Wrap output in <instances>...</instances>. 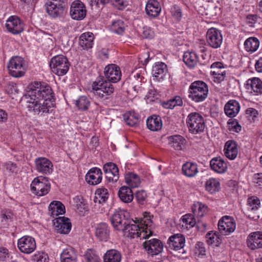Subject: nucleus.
Wrapping results in <instances>:
<instances>
[{"label":"nucleus","mask_w":262,"mask_h":262,"mask_svg":"<svg viewBox=\"0 0 262 262\" xmlns=\"http://www.w3.org/2000/svg\"><path fill=\"white\" fill-rule=\"evenodd\" d=\"M224 151L227 158L230 160L234 159L238 152L236 142L232 140L228 141L225 144Z\"/></svg>","instance_id":"2f4dec72"},{"label":"nucleus","mask_w":262,"mask_h":262,"mask_svg":"<svg viewBox=\"0 0 262 262\" xmlns=\"http://www.w3.org/2000/svg\"><path fill=\"white\" fill-rule=\"evenodd\" d=\"M247 246L251 250L262 248V232L256 231L250 233L247 239Z\"/></svg>","instance_id":"412c9836"},{"label":"nucleus","mask_w":262,"mask_h":262,"mask_svg":"<svg viewBox=\"0 0 262 262\" xmlns=\"http://www.w3.org/2000/svg\"><path fill=\"white\" fill-rule=\"evenodd\" d=\"M28 95L30 100L28 101V108L30 112L40 115L52 113L55 99L50 85L35 82L30 86Z\"/></svg>","instance_id":"f257e3e1"},{"label":"nucleus","mask_w":262,"mask_h":262,"mask_svg":"<svg viewBox=\"0 0 262 262\" xmlns=\"http://www.w3.org/2000/svg\"><path fill=\"white\" fill-rule=\"evenodd\" d=\"M92 88L94 95L103 101L110 99L115 90L114 85L102 76L99 77L93 82Z\"/></svg>","instance_id":"f03ea898"},{"label":"nucleus","mask_w":262,"mask_h":262,"mask_svg":"<svg viewBox=\"0 0 262 262\" xmlns=\"http://www.w3.org/2000/svg\"><path fill=\"white\" fill-rule=\"evenodd\" d=\"M170 12L172 17L177 20H180L182 17L181 9L177 6H173L171 8Z\"/></svg>","instance_id":"4d7b16f0"},{"label":"nucleus","mask_w":262,"mask_h":262,"mask_svg":"<svg viewBox=\"0 0 262 262\" xmlns=\"http://www.w3.org/2000/svg\"><path fill=\"white\" fill-rule=\"evenodd\" d=\"M60 260L61 262H77V255L73 248H67L61 253Z\"/></svg>","instance_id":"c9c22d12"},{"label":"nucleus","mask_w":262,"mask_h":262,"mask_svg":"<svg viewBox=\"0 0 262 262\" xmlns=\"http://www.w3.org/2000/svg\"><path fill=\"white\" fill-rule=\"evenodd\" d=\"M103 169L104 172H113V173L119 174V169L116 165L113 163H107L104 165Z\"/></svg>","instance_id":"5fc2aeb1"},{"label":"nucleus","mask_w":262,"mask_h":262,"mask_svg":"<svg viewBox=\"0 0 262 262\" xmlns=\"http://www.w3.org/2000/svg\"><path fill=\"white\" fill-rule=\"evenodd\" d=\"M211 74L213 76V77L215 79L214 81L220 83L224 80L226 77V72L225 70L221 71V73H218L217 71H211Z\"/></svg>","instance_id":"6e6d98bb"},{"label":"nucleus","mask_w":262,"mask_h":262,"mask_svg":"<svg viewBox=\"0 0 262 262\" xmlns=\"http://www.w3.org/2000/svg\"><path fill=\"white\" fill-rule=\"evenodd\" d=\"M95 194L94 201L99 204L105 203L109 197L107 189L103 187L97 189Z\"/></svg>","instance_id":"a19ab883"},{"label":"nucleus","mask_w":262,"mask_h":262,"mask_svg":"<svg viewBox=\"0 0 262 262\" xmlns=\"http://www.w3.org/2000/svg\"><path fill=\"white\" fill-rule=\"evenodd\" d=\"M94 35L92 32L82 33L79 37V45L84 50L92 49L94 44Z\"/></svg>","instance_id":"393cba45"},{"label":"nucleus","mask_w":262,"mask_h":262,"mask_svg":"<svg viewBox=\"0 0 262 262\" xmlns=\"http://www.w3.org/2000/svg\"><path fill=\"white\" fill-rule=\"evenodd\" d=\"M240 110L239 103L235 100H229L225 105L224 111L226 115L230 118L235 117Z\"/></svg>","instance_id":"c85d7f7f"},{"label":"nucleus","mask_w":262,"mask_h":262,"mask_svg":"<svg viewBox=\"0 0 262 262\" xmlns=\"http://www.w3.org/2000/svg\"><path fill=\"white\" fill-rule=\"evenodd\" d=\"M147 14L152 17L158 16L161 12V7L157 0L149 1L145 7Z\"/></svg>","instance_id":"7c9ffc66"},{"label":"nucleus","mask_w":262,"mask_h":262,"mask_svg":"<svg viewBox=\"0 0 262 262\" xmlns=\"http://www.w3.org/2000/svg\"><path fill=\"white\" fill-rule=\"evenodd\" d=\"M75 104L78 110L85 111L88 109L90 101L87 97L82 96L75 101Z\"/></svg>","instance_id":"49530a36"},{"label":"nucleus","mask_w":262,"mask_h":262,"mask_svg":"<svg viewBox=\"0 0 262 262\" xmlns=\"http://www.w3.org/2000/svg\"><path fill=\"white\" fill-rule=\"evenodd\" d=\"M255 211L248 210L247 216L249 219H251L254 221L257 220L259 216L257 213L255 212Z\"/></svg>","instance_id":"338daca9"},{"label":"nucleus","mask_w":262,"mask_h":262,"mask_svg":"<svg viewBox=\"0 0 262 262\" xmlns=\"http://www.w3.org/2000/svg\"><path fill=\"white\" fill-rule=\"evenodd\" d=\"M186 124L189 131L193 134L202 133L206 126L204 117L197 112H192L188 115Z\"/></svg>","instance_id":"39448f33"},{"label":"nucleus","mask_w":262,"mask_h":262,"mask_svg":"<svg viewBox=\"0 0 262 262\" xmlns=\"http://www.w3.org/2000/svg\"><path fill=\"white\" fill-rule=\"evenodd\" d=\"M194 214H187L183 216L182 221L187 228H190L194 226L196 221L194 217Z\"/></svg>","instance_id":"3c124183"},{"label":"nucleus","mask_w":262,"mask_h":262,"mask_svg":"<svg viewBox=\"0 0 262 262\" xmlns=\"http://www.w3.org/2000/svg\"><path fill=\"white\" fill-rule=\"evenodd\" d=\"M258 18V17L257 15H248L246 17L247 23L249 24V26L253 27Z\"/></svg>","instance_id":"69168bd1"},{"label":"nucleus","mask_w":262,"mask_h":262,"mask_svg":"<svg viewBox=\"0 0 262 262\" xmlns=\"http://www.w3.org/2000/svg\"><path fill=\"white\" fill-rule=\"evenodd\" d=\"M188 97L195 102L204 101L208 96L207 84L201 80H196L191 83L189 87Z\"/></svg>","instance_id":"20e7f679"},{"label":"nucleus","mask_w":262,"mask_h":262,"mask_svg":"<svg viewBox=\"0 0 262 262\" xmlns=\"http://www.w3.org/2000/svg\"><path fill=\"white\" fill-rule=\"evenodd\" d=\"M110 221L115 230L123 232L129 221L128 213L123 211L115 212L111 216Z\"/></svg>","instance_id":"9b49d317"},{"label":"nucleus","mask_w":262,"mask_h":262,"mask_svg":"<svg viewBox=\"0 0 262 262\" xmlns=\"http://www.w3.org/2000/svg\"><path fill=\"white\" fill-rule=\"evenodd\" d=\"M95 235L99 241L107 242L110 235V229L108 225L105 223L97 224L95 227Z\"/></svg>","instance_id":"aec40b11"},{"label":"nucleus","mask_w":262,"mask_h":262,"mask_svg":"<svg viewBox=\"0 0 262 262\" xmlns=\"http://www.w3.org/2000/svg\"><path fill=\"white\" fill-rule=\"evenodd\" d=\"M192 210L194 216L203 217L208 211V207L200 202L194 203L192 207Z\"/></svg>","instance_id":"79ce46f5"},{"label":"nucleus","mask_w":262,"mask_h":262,"mask_svg":"<svg viewBox=\"0 0 262 262\" xmlns=\"http://www.w3.org/2000/svg\"><path fill=\"white\" fill-rule=\"evenodd\" d=\"M124 119L126 123L130 126H134L137 125L139 121V115L135 113H129L124 115Z\"/></svg>","instance_id":"de8ad7c7"},{"label":"nucleus","mask_w":262,"mask_h":262,"mask_svg":"<svg viewBox=\"0 0 262 262\" xmlns=\"http://www.w3.org/2000/svg\"><path fill=\"white\" fill-rule=\"evenodd\" d=\"M86 262H100L101 259L96 251L89 249L86 250L84 255Z\"/></svg>","instance_id":"a18cd8bd"},{"label":"nucleus","mask_w":262,"mask_h":262,"mask_svg":"<svg viewBox=\"0 0 262 262\" xmlns=\"http://www.w3.org/2000/svg\"><path fill=\"white\" fill-rule=\"evenodd\" d=\"M86 14V8L83 3L80 1H75L72 3L70 15L73 19L82 20L85 17Z\"/></svg>","instance_id":"2eb2a0df"},{"label":"nucleus","mask_w":262,"mask_h":262,"mask_svg":"<svg viewBox=\"0 0 262 262\" xmlns=\"http://www.w3.org/2000/svg\"><path fill=\"white\" fill-rule=\"evenodd\" d=\"M236 227L234 219L228 216H224L219 221L218 228L220 232L223 235H226L233 232Z\"/></svg>","instance_id":"4468645a"},{"label":"nucleus","mask_w":262,"mask_h":262,"mask_svg":"<svg viewBox=\"0 0 262 262\" xmlns=\"http://www.w3.org/2000/svg\"><path fill=\"white\" fill-rule=\"evenodd\" d=\"M206 42L208 46L213 49L220 48L223 42L221 31L215 28L209 29L206 33Z\"/></svg>","instance_id":"9d476101"},{"label":"nucleus","mask_w":262,"mask_h":262,"mask_svg":"<svg viewBox=\"0 0 262 262\" xmlns=\"http://www.w3.org/2000/svg\"><path fill=\"white\" fill-rule=\"evenodd\" d=\"M143 222L144 225L142 224L139 225L134 220L129 221L125 226V229L123 231L124 235L130 238L138 237L144 238H147L151 233V231H150V233L147 235V231H145L144 230L147 229L148 227H150L149 224L151 223L152 222L150 219H145Z\"/></svg>","instance_id":"7ed1b4c3"},{"label":"nucleus","mask_w":262,"mask_h":262,"mask_svg":"<svg viewBox=\"0 0 262 262\" xmlns=\"http://www.w3.org/2000/svg\"><path fill=\"white\" fill-rule=\"evenodd\" d=\"M33 262H48L49 258L47 254L38 252L32 256Z\"/></svg>","instance_id":"864d4df0"},{"label":"nucleus","mask_w":262,"mask_h":262,"mask_svg":"<svg viewBox=\"0 0 262 262\" xmlns=\"http://www.w3.org/2000/svg\"><path fill=\"white\" fill-rule=\"evenodd\" d=\"M35 164L36 170L42 174L49 175L53 171V165L52 162L45 157H39L35 159Z\"/></svg>","instance_id":"f3484780"},{"label":"nucleus","mask_w":262,"mask_h":262,"mask_svg":"<svg viewBox=\"0 0 262 262\" xmlns=\"http://www.w3.org/2000/svg\"><path fill=\"white\" fill-rule=\"evenodd\" d=\"M5 88L8 93H13L16 91V84L13 82L8 81L6 83Z\"/></svg>","instance_id":"e2e57ef3"},{"label":"nucleus","mask_w":262,"mask_h":262,"mask_svg":"<svg viewBox=\"0 0 262 262\" xmlns=\"http://www.w3.org/2000/svg\"><path fill=\"white\" fill-rule=\"evenodd\" d=\"M183 101L181 97L175 96L173 98L163 103V106L167 109H172L176 106H182Z\"/></svg>","instance_id":"c03bdc74"},{"label":"nucleus","mask_w":262,"mask_h":262,"mask_svg":"<svg viewBox=\"0 0 262 262\" xmlns=\"http://www.w3.org/2000/svg\"><path fill=\"white\" fill-rule=\"evenodd\" d=\"M46 7L48 14L53 18H56L64 14L66 3L64 0H47Z\"/></svg>","instance_id":"1a4fd4ad"},{"label":"nucleus","mask_w":262,"mask_h":262,"mask_svg":"<svg viewBox=\"0 0 262 262\" xmlns=\"http://www.w3.org/2000/svg\"><path fill=\"white\" fill-rule=\"evenodd\" d=\"M8 30L13 34H17L24 30L23 22L16 16H10L6 24Z\"/></svg>","instance_id":"a211bd4d"},{"label":"nucleus","mask_w":262,"mask_h":262,"mask_svg":"<svg viewBox=\"0 0 262 262\" xmlns=\"http://www.w3.org/2000/svg\"><path fill=\"white\" fill-rule=\"evenodd\" d=\"M142 36L145 38H152L154 36V32L150 27L145 26L142 28Z\"/></svg>","instance_id":"13d9d810"},{"label":"nucleus","mask_w":262,"mask_h":262,"mask_svg":"<svg viewBox=\"0 0 262 262\" xmlns=\"http://www.w3.org/2000/svg\"><path fill=\"white\" fill-rule=\"evenodd\" d=\"M205 187L207 191L211 193H214L219 191L220 184L216 179L211 178L206 181Z\"/></svg>","instance_id":"37998d69"},{"label":"nucleus","mask_w":262,"mask_h":262,"mask_svg":"<svg viewBox=\"0 0 262 262\" xmlns=\"http://www.w3.org/2000/svg\"><path fill=\"white\" fill-rule=\"evenodd\" d=\"M49 213L53 218H55L59 215L65 213L66 209L64 205L60 201H53L49 205Z\"/></svg>","instance_id":"a878e982"},{"label":"nucleus","mask_w":262,"mask_h":262,"mask_svg":"<svg viewBox=\"0 0 262 262\" xmlns=\"http://www.w3.org/2000/svg\"><path fill=\"white\" fill-rule=\"evenodd\" d=\"M196 253L199 255H205L206 253L205 248L203 243L199 242L195 245Z\"/></svg>","instance_id":"680f3d73"},{"label":"nucleus","mask_w":262,"mask_h":262,"mask_svg":"<svg viewBox=\"0 0 262 262\" xmlns=\"http://www.w3.org/2000/svg\"><path fill=\"white\" fill-rule=\"evenodd\" d=\"M102 173L101 169L97 167L90 169L85 176V180L90 185H95L102 181Z\"/></svg>","instance_id":"5701e85b"},{"label":"nucleus","mask_w":262,"mask_h":262,"mask_svg":"<svg viewBox=\"0 0 262 262\" xmlns=\"http://www.w3.org/2000/svg\"><path fill=\"white\" fill-rule=\"evenodd\" d=\"M183 61L188 67L193 68L199 62V60L195 52H186L183 55Z\"/></svg>","instance_id":"e433bc0d"},{"label":"nucleus","mask_w":262,"mask_h":262,"mask_svg":"<svg viewBox=\"0 0 262 262\" xmlns=\"http://www.w3.org/2000/svg\"><path fill=\"white\" fill-rule=\"evenodd\" d=\"M248 210L256 211L260 207V200L256 196H251L248 200Z\"/></svg>","instance_id":"8fccbe9b"},{"label":"nucleus","mask_w":262,"mask_h":262,"mask_svg":"<svg viewBox=\"0 0 262 262\" xmlns=\"http://www.w3.org/2000/svg\"><path fill=\"white\" fill-rule=\"evenodd\" d=\"M104 74L107 81L112 83H117L121 77V72L119 66L115 64H110L105 67Z\"/></svg>","instance_id":"ddd939ff"},{"label":"nucleus","mask_w":262,"mask_h":262,"mask_svg":"<svg viewBox=\"0 0 262 262\" xmlns=\"http://www.w3.org/2000/svg\"><path fill=\"white\" fill-rule=\"evenodd\" d=\"M106 174V178L109 182H116L119 179V174L113 172H104Z\"/></svg>","instance_id":"0e129e2a"},{"label":"nucleus","mask_w":262,"mask_h":262,"mask_svg":"<svg viewBox=\"0 0 262 262\" xmlns=\"http://www.w3.org/2000/svg\"><path fill=\"white\" fill-rule=\"evenodd\" d=\"M17 247L21 253L29 254L36 248V241L33 237L25 235L18 239Z\"/></svg>","instance_id":"f8f14e48"},{"label":"nucleus","mask_w":262,"mask_h":262,"mask_svg":"<svg viewBox=\"0 0 262 262\" xmlns=\"http://www.w3.org/2000/svg\"><path fill=\"white\" fill-rule=\"evenodd\" d=\"M7 68L9 74L13 77H23L27 70L25 61L20 56H14L9 60Z\"/></svg>","instance_id":"423d86ee"},{"label":"nucleus","mask_w":262,"mask_h":262,"mask_svg":"<svg viewBox=\"0 0 262 262\" xmlns=\"http://www.w3.org/2000/svg\"><path fill=\"white\" fill-rule=\"evenodd\" d=\"M143 248L151 255H158L163 251V245L158 239L152 238L147 240L143 244Z\"/></svg>","instance_id":"dca6fc26"},{"label":"nucleus","mask_w":262,"mask_h":262,"mask_svg":"<svg viewBox=\"0 0 262 262\" xmlns=\"http://www.w3.org/2000/svg\"><path fill=\"white\" fill-rule=\"evenodd\" d=\"M167 72V66L163 62H156L152 67V74L158 80L163 79Z\"/></svg>","instance_id":"c756f323"},{"label":"nucleus","mask_w":262,"mask_h":262,"mask_svg":"<svg viewBox=\"0 0 262 262\" xmlns=\"http://www.w3.org/2000/svg\"><path fill=\"white\" fill-rule=\"evenodd\" d=\"M77 211L80 215H84L86 211H88V206L82 202H80L76 205Z\"/></svg>","instance_id":"bf43d9fd"},{"label":"nucleus","mask_w":262,"mask_h":262,"mask_svg":"<svg viewBox=\"0 0 262 262\" xmlns=\"http://www.w3.org/2000/svg\"><path fill=\"white\" fill-rule=\"evenodd\" d=\"M147 196L146 192L143 190H139L135 193V199L140 205H144L146 202Z\"/></svg>","instance_id":"603ef678"},{"label":"nucleus","mask_w":262,"mask_h":262,"mask_svg":"<svg viewBox=\"0 0 262 262\" xmlns=\"http://www.w3.org/2000/svg\"><path fill=\"white\" fill-rule=\"evenodd\" d=\"M125 182L127 185V187L130 188L138 187L141 183V180L139 176L133 172H128L125 175Z\"/></svg>","instance_id":"4c0bfd02"},{"label":"nucleus","mask_w":262,"mask_h":262,"mask_svg":"<svg viewBox=\"0 0 262 262\" xmlns=\"http://www.w3.org/2000/svg\"><path fill=\"white\" fill-rule=\"evenodd\" d=\"M112 4L117 7L118 9H123L127 5L125 0H111Z\"/></svg>","instance_id":"052dcab7"},{"label":"nucleus","mask_w":262,"mask_h":262,"mask_svg":"<svg viewBox=\"0 0 262 262\" xmlns=\"http://www.w3.org/2000/svg\"><path fill=\"white\" fill-rule=\"evenodd\" d=\"M245 88L250 93L258 95L262 94V81L258 78L253 77L246 81Z\"/></svg>","instance_id":"4be33fe9"},{"label":"nucleus","mask_w":262,"mask_h":262,"mask_svg":"<svg viewBox=\"0 0 262 262\" xmlns=\"http://www.w3.org/2000/svg\"><path fill=\"white\" fill-rule=\"evenodd\" d=\"M259 46V41L256 37H251L247 38L244 42V47L247 52H255Z\"/></svg>","instance_id":"ea45409f"},{"label":"nucleus","mask_w":262,"mask_h":262,"mask_svg":"<svg viewBox=\"0 0 262 262\" xmlns=\"http://www.w3.org/2000/svg\"><path fill=\"white\" fill-rule=\"evenodd\" d=\"M185 238L181 234H176L170 236L168 240V247L173 250H179L185 245Z\"/></svg>","instance_id":"b1692460"},{"label":"nucleus","mask_w":262,"mask_h":262,"mask_svg":"<svg viewBox=\"0 0 262 262\" xmlns=\"http://www.w3.org/2000/svg\"><path fill=\"white\" fill-rule=\"evenodd\" d=\"M156 95V90L155 89L152 88L148 90V92L146 97H147V99H149L150 101H153L152 98H154Z\"/></svg>","instance_id":"774afa93"},{"label":"nucleus","mask_w":262,"mask_h":262,"mask_svg":"<svg viewBox=\"0 0 262 262\" xmlns=\"http://www.w3.org/2000/svg\"><path fill=\"white\" fill-rule=\"evenodd\" d=\"M210 166L211 169L220 173L225 172L227 169V164L220 157L212 159L210 161Z\"/></svg>","instance_id":"cd10ccee"},{"label":"nucleus","mask_w":262,"mask_h":262,"mask_svg":"<svg viewBox=\"0 0 262 262\" xmlns=\"http://www.w3.org/2000/svg\"><path fill=\"white\" fill-rule=\"evenodd\" d=\"M125 25L124 22L120 19L112 23L111 30L113 32L119 34H122L125 30Z\"/></svg>","instance_id":"09e8293b"},{"label":"nucleus","mask_w":262,"mask_h":262,"mask_svg":"<svg viewBox=\"0 0 262 262\" xmlns=\"http://www.w3.org/2000/svg\"><path fill=\"white\" fill-rule=\"evenodd\" d=\"M168 140L169 145L176 150H182L186 143V139L179 135L169 136Z\"/></svg>","instance_id":"bb28decb"},{"label":"nucleus","mask_w":262,"mask_h":262,"mask_svg":"<svg viewBox=\"0 0 262 262\" xmlns=\"http://www.w3.org/2000/svg\"><path fill=\"white\" fill-rule=\"evenodd\" d=\"M50 186L48 178L40 176L35 178L32 182L31 189L34 194L41 196L48 193Z\"/></svg>","instance_id":"6e6552de"},{"label":"nucleus","mask_w":262,"mask_h":262,"mask_svg":"<svg viewBox=\"0 0 262 262\" xmlns=\"http://www.w3.org/2000/svg\"><path fill=\"white\" fill-rule=\"evenodd\" d=\"M70 65L68 58L62 55L52 58L50 63L52 72L58 76L65 75L69 70Z\"/></svg>","instance_id":"0eeeda50"},{"label":"nucleus","mask_w":262,"mask_h":262,"mask_svg":"<svg viewBox=\"0 0 262 262\" xmlns=\"http://www.w3.org/2000/svg\"><path fill=\"white\" fill-rule=\"evenodd\" d=\"M182 173L188 178H192L199 172L198 165L195 163L187 162L182 165Z\"/></svg>","instance_id":"473e14b6"},{"label":"nucleus","mask_w":262,"mask_h":262,"mask_svg":"<svg viewBox=\"0 0 262 262\" xmlns=\"http://www.w3.org/2000/svg\"><path fill=\"white\" fill-rule=\"evenodd\" d=\"M121 254L115 249L107 250L103 256L104 262H120Z\"/></svg>","instance_id":"58836bf2"},{"label":"nucleus","mask_w":262,"mask_h":262,"mask_svg":"<svg viewBox=\"0 0 262 262\" xmlns=\"http://www.w3.org/2000/svg\"><path fill=\"white\" fill-rule=\"evenodd\" d=\"M147 128L151 131H158L162 126V122L159 116L152 115L148 117L146 121Z\"/></svg>","instance_id":"f704fd0d"},{"label":"nucleus","mask_w":262,"mask_h":262,"mask_svg":"<svg viewBox=\"0 0 262 262\" xmlns=\"http://www.w3.org/2000/svg\"><path fill=\"white\" fill-rule=\"evenodd\" d=\"M54 225L55 230L61 234H68L71 230L72 225L70 220L64 216L56 217Z\"/></svg>","instance_id":"6ab92c4d"},{"label":"nucleus","mask_w":262,"mask_h":262,"mask_svg":"<svg viewBox=\"0 0 262 262\" xmlns=\"http://www.w3.org/2000/svg\"><path fill=\"white\" fill-rule=\"evenodd\" d=\"M118 196L125 203H130L134 199V193L131 188L125 186H122L118 191Z\"/></svg>","instance_id":"72a5a7b5"}]
</instances>
